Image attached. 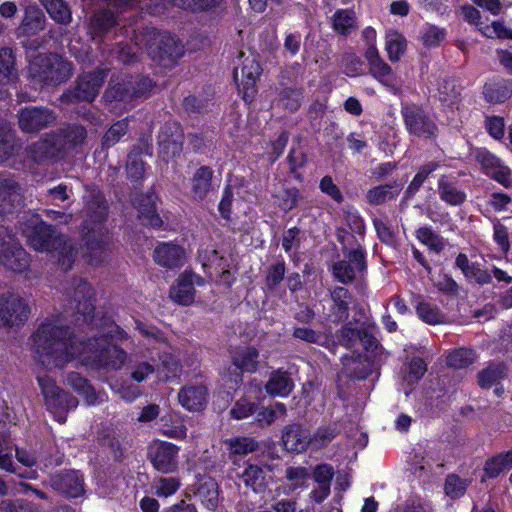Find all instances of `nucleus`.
<instances>
[{
    "instance_id": "69168bd1",
    "label": "nucleus",
    "mask_w": 512,
    "mask_h": 512,
    "mask_svg": "<svg viewBox=\"0 0 512 512\" xmlns=\"http://www.w3.org/2000/svg\"><path fill=\"white\" fill-rule=\"evenodd\" d=\"M416 236L421 243L435 252H440L443 249L442 238L428 227L419 228Z\"/></svg>"
},
{
    "instance_id": "5701e85b",
    "label": "nucleus",
    "mask_w": 512,
    "mask_h": 512,
    "mask_svg": "<svg viewBox=\"0 0 512 512\" xmlns=\"http://www.w3.org/2000/svg\"><path fill=\"white\" fill-rule=\"evenodd\" d=\"M207 389L204 385L188 384L178 393L181 406L188 411H200L206 404Z\"/></svg>"
},
{
    "instance_id": "cd10ccee",
    "label": "nucleus",
    "mask_w": 512,
    "mask_h": 512,
    "mask_svg": "<svg viewBox=\"0 0 512 512\" xmlns=\"http://www.w3.org/2000/svg\"><path fill=\"white\" fill-rule=\"evenodd\" d=\"M213 170L207 166L199 167L191 178L190 194L194 200H203L212 189Z\"/></svg>"
},
{
    "instance_id": "ddd939ff",
    "label": "nucleus",
    "mask_w": 512,
    "mask_h": 512,
    "mask_svg": "<svg viewBox=\"0 0 512 512\" xmlns=\"http://www.w3.org/2000/svg\"><path fill=\"white\" fill-rule=\"evenodd\" d=\"M204 279L188 270H185L176 279L170 288V298L180 305L188 306L194 302L195 288L194 286H203Z\"/></svg>"
},
{
    "instance_id": "7c9ffc66",
    "label": "nucleus",
    "mask_w": 512,
    "mask_h": 512,
    "mask_svg": "<svg viewBox=\"0 0 512 512\" xmlns=\"http://www.w3.org/2000/svg\"><path fill=\"white\" fill-rule=\"evenodd\" d=\"M156 376L159 381H170L178 377L182 371L180 361L172 354L164 352L155 362Z\"/></svg>"
},
{
    "instance_id": "c756f323",
    "label": "nucleus",
    "mask_w": 512,
    "mask_h": 512,
    "mask_svg": "<svg viewBox=\"0 0 512 512\" xmlns=\"http://www.w3.org/2000/svg\"><path fill=\"white\" fill-rule=\"evenodd\" d=\"M0 264L15 273H24L29 269L30 256L18 242L0 260Z\"/></svg>"
},
{
    "instance_id": "0eeeda50",
    "label": "nucleus",
    "mask_w": 512,
    "mask_h": 512,
    "mask_svg": "<svg viewBox=\"0 0 512 512\" xmlns=\"http://www.w3.org/2000/svg\"><path fill=\"white\" fill-rule=\"evenodd\" d=\"M37 380L47 409L54 415L58 422L64 423L66 420L65 412L76 408L78 400L60 389L54 379L46 374L38 375Z\"/></svg>"
},
{
    "instance_id": "f3484780",
    "label": "nucleus",
    "mask_w": 512,
    "mask_h": 512,
    "mask_svg": "<svg viewBox=\"0 0 512 512\" xmlns=\"http://www.w3.org/2000/svg\"><path fill=\"white\" fill-rule=\"evenodd\" d=\"M477 160L484 173L504 187L512 186L511 170L504 165L499 158L489 152H480Z\"/></svg>"
},
{
    "instance_id": "6e6d98bb",
    "label": "nucleus",
    "mask_w": 512,
    "mask_h": 512,
    "mask_svg": "<svg viewBox=\"0 0 512 512\" xmlns=\"http://www.w3.org/2000/svg\"><path fill=\"white\" fill-rule=\"evenodd\" d=\"M416 312L420 319L430 325L441 324L444 322V315L440 309L428 302H419L416 306Z\"/></svg>"
},
{
    "instance_id": "ea45409f",
    "label": "nucleus",
    "mask_w": 512,
    "mask_h": 512,
    "mask_svg": "<svg viewBox=\"0 0 512 512\" xmlns=\"http://www.w3.org/2000/svg\"><path fill=\"white\" fill-rule=\"evenodd\" d=\"M266 391L272 396H287L293 389V381L286 372H274L266 383Z\"/></svg>"
},
{
    "instance_id": "c9c22d12",
    "label": "nucleus",
    "mask_w": 512,
    "mask_h": 512,
    "mask_svg": "<svg viewBox=\"0 0 512 512\" xmlns=\"http://www.w3.org/2000/svg\"><path fill=\"white\" fill-rule=\"evenodd\" d=\"M161 432L163 435L177 440L185 439L187 436V428L177 413H170L161 418Z\"/></svg>"
},
{
    "instance_id": "a18cd8bd",
    "label": "nucleus",
    "mask_w": 512,
    "mask_h": 512,
    "mask_svg": "<svg viewBox=\"0 0 512 512\" xmlns=\"http://www.w3.org/2000/svg\"><path fill=\"white\" fill-rule=\"evenodd\" d=\"M331 20L333 29L341 35H348L356 26V15L351 9H338Z\"/></svg>"
},
{
    "instance_id": "6e6552de",
    "label": "nucleus",
    "mask_w": 512,
    "mask_h": 512,
    "mask_svg": "<svg viewBox=\"0 0 512 512\" xmlns=\"http://www.w3.org/2000/svg\"><path fill=\"white\" fill-rule=\"evenodd\" d=\"M30 314L29 303L19 293L0 294V327L18 329L28 321Z\"/></svg>"
},
{
    "instance_id": "5fc2aeb1",
    "label": "nucleus",
    "mask_w": 512,
    "mask_h": 512,
    "mask_svg": "<svg viewBox=\"0 0 512 512\" xmlns=\"http://www.w3.org/2000/svg\"><path fill=\"white\" fill-rule=\"evenodd\" d=\"M511 465L512 450L506 453L499 454L487 460L484 467L485 475L489 478H495Z\"/></svg>"
},
{
    "instance_id": "473e14b6",
    "label": "nucleus",
    "mask_w": 512,
    "mask_h": 512,
    "mask_svg": "<svg viewBox=\"0 0 512 512\" xmlns=\"http://www.w3.org/2000/svg\"><path fill=\"white\" fill-rule=\"evenodd\" d=\"M438 192L440 199L449 205H461L465 199L466 194L456 184L446 176H442L438 181Z\"/></svg>"
},
{
    "instance_id": "20e7f679",
    "label": "nucleus",
    "mask_w": 512,
    "mask_h": 512,
    "mask_svg": "<svg viewBox=\"0 0 512 512\" xmlns=\"http://www.w3.org/2000/svg\"><path fill=\"white\" fill-rule=\"evenodd\" d=\"M83 239L87 247V256L92 263L98 264L100 256L111 244V236L104 222L107 217V204L100 191L91 190L84 196Z\"/></svg>"
},
{
    "instance_id": "a878e982",
    "label": "nucleus",
    "mask_w": 512,
    "mask_h": 512,
    "mask_svg": "<svg viewBox=\"0 0 512 512\" xmlns=\"http://www.w3.org/2000/svg\"><path fill=\"white\" fill-rule=\"evenodd\" d=\"M46 18L43 11L35 4L25 7L24 17L18 27L20 35H36L45 28Z\"/></svg>"
},
{
    "instance_id": "e2e57ef3",
    "label": "nucleus",
    "mask_w": 512,
    "mask_h": 512,
    "mask_svg": "<svg viewBox=\"0 0 512 512\" xmlns=\"http://www.w3.org/2000/svg\"><path fill=\"white\" fill-rule=\"evenodd\" d=\"M180 487L178 479L173 477L164 478L161 477L154 481L153 489L157 496L168 497L176 493Z\"/></svg>"
},
{
    "instance_id": "a211bd4d",
    "label": "nucleus",
    "mask_w": 512,
    "mask_h": 512,
    "mask_svg": "<svg viewBox=\"0 0 512 512\" xmlns=\"http://www.w3.org/2000/svg\"><path fill=\"white\" fill-rule=\"evenodd\" d=\"M178 447L172 443L161 442L150 452L154 468L162 473L174 472L178 465Z\"/></svg>"
},
{
    "instance_id": "39448f33",
    "label": "nucleus",
    "mask_w": 512,
    "mask_h": 512,
    "mask_svg": "<svg viewBox=\"0 0 512 512\" xmlns=\"http://www.w3.org/2000/svg\"><path fill=\"white\" fill-rule=\"evenodd\" d=\"M66 296L70 302V308L73 310V314L77 316V322L82 320L83 323L91 326V330H93L99 326V323L105 320L100 319L95 314L94 290L85 280H73L66 289Z\"/></svg>"
},
{
    "instance_id": "0e129e2a",
    "label": "nucleus",
    "mask_w": 512,
    "mask_h": 512,
    "mask_svg": "<svg viewBox=\"0 0 512 512\" xmlns=\"http://www.w3.org/2000/svg\"><path fill=\"white\" fill-rule=\"evenodd\" d=\"M459 91L453 81L443 80L439 83L437 97L439 101L449 106L456 104Z\"/></svg>"
},
{
    "instance_id": "9b49d317",
    "label": "nucleus",
    "mask_w": 512,
    "mask_h": 512,
    "mask_svg": "<svg viewBox=\"0 0 512 512\" xmlns=\"http://www.w3.org/2000/svg\"><path fill=\"white\" fill-rule=\"evenodd\" d=\"M261 72L262 68L254 58L244 59L241 68L234 69L233 76L238 92L247 103L251 102L257 93L256 82Z\"/></svg>"
},
{
    "instance_id": "e433bc0d",
    "label": "nucleus",
    "mask_w": 512,
    "mask_h": 512,
    "mask_svg": "<svg viewBox=\"0 0 512 512\" xmlns=\"http://www.w3.org/2000/svg\"><path fill=\"white\" fill-rule=\"evenodd\" d=\"M73 195L72 188L66 184H58L49 188L43 196V201L46 205L58 206L63 209L70 207L71 197Z\"/></svg>"
},
{
    "instance_id": "de8ad7c7",
    "label": "nucleus",
    "mask_w": 512,
    "mask_h": 512,
    "mask_svg": "<svg viewBox=\"0 0 512 512\" xmlns=\"http://www.w3.org/2000/svg\"><path fill=\"white\" fill-rule=\"evenodd\" d=\"M340 429L336 423L320 426L313 435H310V446L313 449L326 447L339 434Z\"/></svg>"
},
{
    "instance_id": "c03bdc74",
    "label": "nucleus",
    "mask_w": 512,
    "mask_h": 512,
    "mask_svg": "<svg viewBox=\"0 0 512 512\" xmlns=\"http://www.w3.org/2000/svg\"><path fill=\"white\" fill-rule=\"evenodd\" d=\"M16 79L17 70L13 52L10 48H2L0 50V84H10Z\"/></svg>"
},
{
    "instance_id": "864d4df0",
    "label": "nucleus",
    "mask_w": 512,
    "mask_h": 512,
    "mask_svg": "<svg viewBox=\"0 0 512 512\" xmlns=\"http://www.w3.org/2000/svg\"><path fill=\"white\" fill-rule=\"evenodd\" d=\"M303 93L301 89L285 87L279 92L278 105L289 112H295L301 106Z\"/></svg>"
},
{
    "instance_id": "1a4fd4ad",
    "label": "nucleus",
    "mask_w": 512,
    "mask_h": 512,
    "mask_svg": "<svg viewBox=\"0 0 512 512\" xmlns=\"http://www.w3.org/2000/svg\"><path fill=\"white\" fill-rule=\"evenodd\" d=\"M105 78L106 73L102 69L82 73L78 77L74 89L65 92L61 96V101L65 103H74L78 101L92 102L98 95Z\"/></svg>"
},
{
    "instance_id": "8fccbe9b",
    "label": "nucleus",
    "mask_w": 512,
    "mask_h": 512,
    "mask_svg": "<svg viewBox=\"0 0 512 512\" xmlns=\"http://www.w3.org/2000/svg\"><path fill=\"white\" fill-rule=\"evenodd\" d=\"M369 70L371 75L381 84L393 92H397L398 87L394 81L392 69L383 59L369 65Z\"/></svg>"
},
{
    "instance_id": "4468645a",
    "label": "nucleus",
    "mask_w": 512,
    "mask_h": 512,
    "mask_svg": "<svg viewBox=\"0 0 512 512\" xmlns=\"http://www.w3.org/2000/svg\"><path fill=\"white\" fill-rule=\"evenodd\" d=\"M184 134L181 126L176 122L165 123L158 135L160 154L164 159L179 156L182 152Z\"/></svg>"
},
{
    "instance_id": "2f4dec72",
    "label": "nucleus",
    "mask_w": 512,
    "mask_h": 512,
    "mask_svg": "<svg viewBox=\"0 0 512 512\" xmlns=\"http://www.w3.org/2000/svg\"><path fill=\"white\" fill-rule=\"evenodd\" d=\"M344 373L355 379H365L372 371L371 361L363 355L345 357L343 359Z\"/></svg>"
},
{
    "instance_id": "6ab92c4d",
    "label": "nucleus",
    "mask_w": 512,
    "mask_h": 512,
    "mask_svg": "<svg viewBox=\"0 0 512 512\" xmlns=\"http://www.w3.org/2000/svg\"><path fill=\"white\" fill-rule=\"evenodd\" d=\"M154 261L167 269H173L184 265L186 260L185 250L172 242L159 243L153 252Z\"/></svg>"
},
{
    "instance_id": "49530a36",
    "label": "nucleus",
    "mask_w": 512,
    "mask_h": 512,
    "mask_svg": "<svg viewBox=\"0 0 512 512\" xmlns=\"http://www.w3.org/2000/svg\"><path fill=\"white\" fill-rule=\"evenodd\" d=\"M45 7L50 17L59 24H69L72 13L63 0H39Z\"/></svg>"
},
{
    "instance_id": "72a5a7b5",
    "label": "nucleus",
    "mask_w": 512,
    "mask_h": 512,
    "mask_svg": "<svg viewBox=\"0 0 512 512\" xmlns=\"http://www.w3.org/2000/svg\"><path fill=\"white\" fill-rule=\"evenodd\" d=\"M115 25H119V22L115 19L113 13L107 10H101L92 16L88 26V33L91 38L95 40L97 37L108 32V30Z\"/></svg>"
},
{
    "instance_id": "37998d69",
    "label": "nucleus",
    "mask_w": 512,
    "mask_h": 512,
    "mask_svg": "<svg viewBox=\"0 0 512 512\" xmlns=\"http://www.w3.org/2000/svg\"><path fill=\"white\" fill-rule=\"evenodd\" d=\"M485 99L491 103H502L512 96V82L502 80L484 86Z\"/></svg>"
},
{
    "instance_id": "4c0bfd02",
    "label": "nucleus",
    "mask_w": 512,
    "mask_h": 512,
    "mask_svg": "<svg viewBox=\"0 0 512 512\" xmlns=\"http://www.w3.org/2000/svg\"><path fill=\"white\" fill-rule=\"evenodd\" d=\"M330 297L333 301V311L335 317L339 321H344L349 316V306L351 303L352 296L349 291L343 287H334L330 291Z\"/></svg>"
},
{
    "instance_id": "423d86ee",
    "label": "nucleus",
    "mask_w": 512,
    "mask_h": 512,
    "mask_svg": "<svg viewBox=\"0 0 512 512\" xmlns=\"http://www.w3.org/2000/svg\"><path fill=\"white\" fill-rule=\"evenodd\" d=\"M30 73L43 85H59L73 74L72 64L57 54L39 55L30 64Z\"/></svg>"
},
{
    "instance_id": "f8f14e48",
    "label": "nucleus",
    "mask_w": 512,
    "mask_h": 512,
    "mask_svg": "<svg viewBox=\"0 0 512 512\" xmlns=\"http://www.w3.org/2000/svg\"><path fill=\"white\" fill-rule=\"evenodd\" d=\"M348 260H340L333 264V276L342 284H350L356 278L357 273L366 269L365 253L362 249L351 250L346 255Z\"/></svg>"
},
{
    "instance_id": "f03ea898",
    "label": "nucleus",
    "mask_w": 512,
    "mask_h": 512,
    "mask_svg": "<svg viewBox=\"0 0 512 512\" xmlns=\"http://www.w3.org/2000/svg\"><path fill=\"white\" fill-rule=\"evenodd\" d=\"M133 43L119 42L114 50L116 57L128 64L133 62L140 50L146 49L151 59L163 67H172L184 54L183 46L173 36L155 28H145L141 32L133 30Z\"/></svg>"
},
{
    "instance_id": "7ed1b4c3",
    "label": "nucleus",
    "mask_w": 512,
    "mask_h": 512,
    "mask_svg": "<svg viewBox=\"0 0 512 512\" xmlns=\"http://www.w3.org/2000/svg\"><path fill=\"white\" fill-rule=\"evenodd\" d=\"M27 244L37 252L57 251L58 263L64 271L69 270L76 257L73 242L58 234L55 229L38 215L26 217L20 224Z\"/></svg>"
},
{
    "instance_id": "bb28decb",
    "label": "nucleus",
    "mask_w": 512,
    "mask_h": 512,
    "mask_svg": "<svg viewBox=\"0 0 512 512\" xmlns=\"http://www.w3.org/2000/svg\"><path fill=\"white\" fill-rule=\"evenodd\" d=\"M455 265L469 281H473L479 285L489 284L492 281L490 272L487 269L481 268L479 264L470 261L464 253L457 255Z\"/></svg>"
},
{
    "instance_id": "603ef678",
    "label": "nucleus",
    "mask_w": 512,
    "mask_h": 512,
    "mask_svg": "<svg viewBox=\"0 0 512 512\" xmlns=\"http://www.w3.org/2000/svg\"><path fill=\"white\" fill-rule=\"evenodd\" d=\"M131 96H134V93L133 85L130 80H122V82H117L112 78L108 88L105 91V98L109 101H123Z\"/></svg>"
},
{
    "instance_id": "2eb2a0df",
    "label": "nucleus",
    "mask_w": 512,
    "mask_h": 512,
    "mask_svg": "<svg viewBox=\"0 0 512 512\" xmlns=\"http://www.w3.org/2000/svg\"><path fill=\"white\" fill-rule=\"evenodd\" d=\"M56 120L55 114L41 107H26L19 111V128L25 133H35L46 128Z\"/></svg>"
},
{
    "instance_id": "09e8293b",
    "label": "nucleus",
    "mask_w": 512,
    "mask_h": 512,
    "mask_svg": "<svg viewBox=\"0 0 512 512\" xmlns=\"http://www.w3.org/2000/svg\"><path fill=\"white\" fill-rule=\"evenodd\" d=\"M16 147V135L11 125L0 122V162L8 159Z\"/></svg>"
},
{
    "instance_id": "412c9836",
    "label": "nucleus",
    "mask_w": 512,
    "mask_h": 512,
    "mask_svg": "<svg viewBox=\"0 0 512 512\" xmlns=\"http://www.w3.org/2000/svg\"><path fill=\"white\" fill-rule=\"evenodd\" d=\"M281 440L287 451L301 453L310 446V432L300 424H290L283 428Z\"/></svg>"
},
{
    "instance_id": "c85d7f7f",
    "label": "nucleus",
    "mask_w": 512,
    "mask_h": 512,
    "mask_svg": "<svg viewBox=\"0 0 512 512\" xmlns=\"http://www.w3.org/2000/svg\"><path fill=\"white\" fill-rule=\"evenodd\" d=\"M67 384L84 397L87 405H96L105 401V395L97 393L89 382L78 373L72 372L67 376Z\"/></svg>"
},
{
    "instance_id": "052dcab7",
    "label": "nucleus",
    "mask_w": 512,
    "mask_h": 512,
    "mask_svg": "<svg viewBox=\"0 0 512 512\" xmlns=\"http://www.w3.org/2000/svg\"><path fill=\"white\" fill-rule=\"evenodd\" d=\"M474 360L475 353L472 350L461 348L449 354L447 357V364L450 367L462 369L472 364Z\"/></svg>"
},
{
    "instance_id": "4d7b16f0",
    "label": "nucleus",
    "mask_w": 512,
    "mask_h": 512,
    "mask_svg": "<svg viewBox=\"0 0 512 512\" xmlns=\"http://www.w3.org/2000/svg\"><path fill=\"white\" fill-rule=\"evenodd\" d=\"M293 336L299 340L319 346L329 344V337L326 333L313 330L309 327H297L293 330Z\"/></svg>"
},
{
    "instance_id": "b1692460",
    "label": "nucleus",
    "mask_w": 512,
    "mask_h": 512,
    "mask_svg": "<svg viewBox=\"0 0 512 512\" xmlns=\"http://www.w3.org/2000/svg\"><path fill=\"white\" fill-rule=\"evenodd\" d=\"M53 486L67 495L75 498L84 493L83 476L77 471H66L58 474L52 480Z\"/></svg>"
},
{
    "instance_id": "774afa93",
    "label": "nucleus",
    "mask_w": 512,
    "mask_h": 512,
    "mask_svg": "<svg viewBox=\"0 0 512 512\" xmlns=\"http://www.w3.org/2000/svg\"><path fill=\"white\" fill-rule=\"evenodd\" d=\"M467 488V481L458 475L450 474L445 480V492L451 498H459L464 495Z\"/></svg>"
},
{
    "instance_id": "f257e3e1",
    "label": "nucleus",
    "mask_w": 512,
    "mask_h": 512,
    "mask_svg": "<svg viewBox=\"0 0 512 512\" xmlns=\"http://www.w3.org/2000/svg\"><path fill=\"white\" fill-rule=\"evenodd\" d=\"M100 335L77 343L69 327L59 317L46 318L32 335L34 358L43 367L62 368L75 358L82 364L98 368L119 369L126 361V352L119 341L127 338L125 331L106 318L95 328Z\"/></svg>"
},
{
    "instance_id": "aec40b11",
    "label": "nucleus",
    "mask_w": 512,
    "mask_h": 512,
    "mask_svg": "<svg viewBox=\"0 0 512 512\" xmlns=\"http://www.w3.org/2000/svg\"><path fill=\"white\" fill-rule=\"evenodd\" d=\"M264 468L271 470L263 460L249 459L241 474L245 486L257 493L264 491L268 484Z\"/></svg>"
},
{
    "instance_id": "58836bf2",
    "label": "nucleus",
    "mask_w": 512,
    "mask_h": 512,
    "mask_svg": "<svg viewBox=\"0 0 512 512\" xmlns=\"http://www.w3.org/2000/svg\"><path fill=\"white\" fill-rule=\"evenodd\" d=\"M400 184H384L369 189L366 201L373 206L382 205L388 200L395 199L400 192Z\"/></svg>"
},
{
    "instance_id": "bf43d9fd",
    "label": "nucleus",
    "mask_w": 512,
    "mask_h": 512,
    "mask_svg": "<svg viewBox=\"0 0 512 512\" xmlns=\"http://www.w3.org/2000/svg\"><path fill=\"white\" fill-rule=\"evenodd\" d=\"M56 136L60 138L66 149L81 144L86 138V131L82 126L74 125L64 129Z\"/></svg>"
},
{
    "instance_id": "680f3d73",
    "label": "nucleus",
    "mask_w": 512,
    "mask_h": 512,
    "mask_svg": "<svg viewBox=\"0 0 512 512\" xmlns=\"http://www.w3.org/2000/svg\"><path fill=\"white\" fill-rule=\"evenodd\" d=\"M128 131L126 119L114 123L102 138V144L106 147L114 146Z\"/></svg>"
},
{
    "instance_id": "dca6fc26",
    "label": "nucleus",
    "mask_w": 512,
    "mask_h": 512,
    "mask_svg": "<svg viewBox=\"0 0 512 512\" xmlns=\"http://www.w3.org/2000/svg\"><path fill=\"white\" fill-rule=\"evenodd\" d=\"M65 150L60 138L56 134H48L44 138L33 143L28 153L32 160L36 163H42L47 160L57 158Z\"/></svg>"
},
{
    "instance_id": "79ce46f5",
    "label": "nucleus",
    "mask_w": 512,
    "mask_h": 512,
    "mask_svg": "<svg viewBox=\"0 0 512 512\" xmlns=\"http://www.w3.org/2000/svg\"><path fill=\"white\" fill-rule=\"evenodd\" d=\"M507 376L506 365L502 362L490 363L478 373V383L482 388H490Z\"/></svg>"
},
{
    "instance_id": "f704fd0d",
    "label": "nucleus",
    "mask_w": 512,
    "mask_h": 512,
    "mask_svg": "<svg viewBox=\"0 0 512 512\" xmlns=\"http://www.w3.org/2000/svg\"><path fill=\"white\" fill-rule=\"evenodd\" d=\"M259 352L254 347L239 349L232 356L233 365L242 372L253 373L258 368Z\"/></svg>"
},
{
    "instance_id": "393cba45",
    "label": "nucleus",
    "mask_w": 512,
    "mask_h": 512,
    "mask_svg": "<svg viewBox=\"0 0 512 512\" xmlns=\"http://www.w3.org/2000/svg\"><path fill=\"white\" fill-rule=\"evenodd\" d=\"M22 199V188L12 178L0 177V214L11 210L15 205L20 204Z\"/></svg>"
},
{
    "instance_id": "13d9d810",
    "label": "nucleus",
    "mask_w": 512,
    "mask_h": 512,
    "mask_svg": "<svg viewBox=\"0 0 512 512\" xmlns=\"http://www.w3.org/2000/svg\"><path fill=\"white\" fill-rule=\"evenodd\" d=\"M287 410L283 403L276 402L275 404L264 408L259 411L256 416L257 422L261 426H268L272 424L277 418H284Z\"/></svg>"
},
{
    "instance_id": "9d476101",
    "label": "nucleus",
    "mask_w": 512,
    "mask_h": 512,
    "mask_svg": "<svg viewBox=\"0 0 512 512\" xmlns=\"http://www.w3.org/2000/svg\"><path fill=\"white\" fill-rule=\"evenodd\" d=\"M401 115L409 134L420 138H433L437 127L422 107L415 104L402 105Z\"/></svg>"
},
{
    "instance_id": "338daca9",
    "label": "nucleus",
    "mask_w": 512,
    "mask_h": 512,
    "mask_svg": "<svg viewBox=\"0 0 512 512\" xmlns=\"http://www.w3.org/2000/svg\"><path fill=\"white\" fill-rule=\"evenodd\" d=\"M156 359L151 357L150 361L140 360L133 367L131 371V378L137 382H142L147 379L151 374H156L155 368Z\"/></svg>"
},
{
    "instance_id": "a19ab883",
    "label": "nucleus",
    "mask_w": 512,
    "mask_h": 512,
    "mask_svg": "<svg viewBox=\"0 0 512 512\" xmlns=\"http://www.w3.org/2000/svg\"><path fill=\"white\" fill-rule=\"evenodd\" d=\"M407 48L405 37L395 30L388 31L385 36V50L391 62H397Z\"/></svg>"
},
{
    "instance_id": "4be33fe9",
    "label": "nucleus",
    "mask_w": 512,
    "mask_h": 512,
    "mask_svg": "<svg viewBox=\"0 0 512 512\" xmlns=\"http://www.w3.org/2000/svg\"><path fill=\"white\" fill-rule=\"evenodd\" d=\"M156 196L153 193L136 195L133 205L138 210V218L144 225L159 227L162 220L156 210Z\"/></svg>"
},
{
    "instance_id": "3c124183",
    "label": "nucleus",
    "mask_w": 512,
    "mask_h": 512,
    "mask_svg": "<svg viewBox=\"0 0 512 512\" xmlns=\"http://www.w3.org/2000/svg\"><path fill=\"white\" fill-rule=\"evenodd\" d=\"M202 504L209 510H214L218 505V490L214 480L208 479L202 483L196 493Z\"/></svg>"
}]
</instances>
